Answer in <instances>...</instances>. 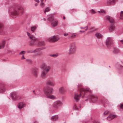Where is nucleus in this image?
Wrapping results in <instances>:
<instances>
[{
    "label": "nucleus",
    "instance_id": "f257e3e1",
    "mask_svg": "<svg viewBox=\"0 0 123 123\" xmlns=\"http://www.w3.org/2000/svg\"><path fill=\"white\" fill-rule=\"evenodd\" d=\"M10 12L12 15L19 16L23 14L24 12V9L23 7L20 5L14 4L9 9Z\"/></svg>",
    "mask_w": 123,
    "mask_h": 123
},
{
    "label": "nucleus",
    "instance_id": "f03ea898",
    "mask_svg": "<svg viewBox=\"0 0 123 123\" xmlns=\"http://www.w3.org/2000/svg\"><path fill=\"white\" fill-rule=\"evenodd\" d=\"M78 90L80 91V94L79 95L77 93L74 94V100L76 102H78L81 96L82 95V97H84L85 94V91L84 88V86L82 84H79L78 85Z\"/></svg>",
    "mask_w": 123,
    "mask_h": 123
},
{
    "label": "nucleus",
    "instance_id": "7ed1b4c3",
    "mask_svg": "<svg viewBox=\"0 0 123 123\" xmlns=\"http://www.w3.org/2000/svg\"><path fill=\"white\" fill-rule=\"evenodd\" d=\"M54 91L53 88L50 87L48 86H46L44 88V92L47 98L51 99L55 98V97L53 95H51Z\"/></svg>",
    "mask_w": 123,
    "mask_h": 123
},
{
    "label": "nucleus",
    "instance_id": "20e7f679",
    "mask_svg": "<svg viewBox=\"0 0 123 123\" xmlns=\"http://www.w3.org/2000/svg\"><path fill=\"white\" fill-rule=\"evenodd\" d=\"M62 104V102L59 100L54 102L53 104V107H51L50 108V112L52 113L56 112V111L57 110L58 108L61 106Z\"/></svg>",
    "mask_w": 123,
    "mask_h": 123
},
{
    "label": "nucleus",
    "instance_id": "39448f33",
    "mask_svg": "<svg viewBox=\"0 0 123 123\" xmlns=\"http://www.w3.org/2000/svg\"><path fill=\"white\" fill-rule=\"evenodd\" d=\"M51 67L49 66H46L43 69L41 73V76L43 78H45L46 74L51 69Z\"/></svg>",
    "mask_w": 123,
    "mask_h": 123
},
{
    "label": "nucleus",
    "instance_id": "423d86ee",
    "mask_svg": "<svg viewBox=\"0 0 123 123\" xmlns=\"http://www.w3.org/2000/svg\"><path fill=\"white\" fill-rule=\"evenodd\" d=\"M49 17L48 18V20L50 22H51V25L53 26H55L57 25L58 24V21L57 20L54 19L53 16L51 14L48 15Z\"/></svg>",
    "mask_w": 123,
    "mask_h": 123
},
{
    "label": "nucleus",
    "instance_id": "0eeeda50",
    "mask_svg": "<svg viewBox=\"0 0 123 123\" xmlns=\"http://www.w3.org/2000/svg\"><path fill=\"white\" fill-rule=\"evenodd\" d=\"M76 47L75 43L73 42L71 43L69 45V54H74L75 52Z\"/></svg>",
    "mask_w": 123,
    "mask_h": 123
},
{
    "label": "nucleus",
    "instance_id": "6e6552de",
    "mask_svg": "<svg viewBox=\"0 0 123 123\" xmlns=\"http://www.w3.org/2000/svg\"><path fill=\"white\" fill-rule=\"evenodd\" d=\"M27 33L30 38L32 40L30 42V45L31 46H34L35 44V42L37 40V38L29 33L27 32Z\"/></svg>",
    "mask_w": 123,
    "mask_h": 123
},
{
    "label": "nucleus",
    "instance_id": "1a4fd4ad",
    "mask_svg": "<svg viewBox=\"0 0 123 123\" xmlns=\"http://www.w3.org/2000/svg\"><path fill=\"white\" fill-rule=\"evenodd\" d=\"M113 39L112 37H108L107 38L106 42V44L107 47L110 49L112 45L113 44Z\"/></svg>",
    "mask_w": 123,
    "mask_h": 123
},
{
    "label": "nucleus",
    "instance_id": "9d476101",
    "mask_svg": "<svg viewBox=\"0 0 123 123\" xmlns=\"http://www.w3.org/2000/svg\"><path fill=\"white\" fill-rule=\"evenodd\" d=\"M88 97H89L88 98H89V101L90 102L95 103L97 99V96L95 95H90Z\"/></svg>",
    "mask_w": 123,
    "mask_h": 123
},
{
    "label": "nucleus",
    "instance_id": "9b49d317",
    "mask_svg": "<svg viewBox=\"0 0 123 123\" xmlns=\"http://www.w3.org/2000/svg\"><path fill=\"white\" fill-rule=\"evenodd\" d=\"M59 38L56 36H53L47 39L48 41L50 42H55L58 40Z\"/></svg>",
    "mask_w": 123,
    "mask_h": 123
},
{
    "label": "nucleus",
    "instance_id": "f8f14e48",
    "mask_svg": "<svg viewBox=\"0 0 123 123\" xmlns=\"http://www.w3.org/2000/svg\"><path fill=\"white\" fill-rule=\"evenodd\" d=\"M111 24L108 27V29L109 32H111L114 30L115 26L114 24V22L113 23H110Z\"/></svg>",
    "mask_w": 123,
    "mask_h": 123
},
{
    "label": "nucleus",
    "instance_id": "ddd939ff",
    "mask_svg": "<svg viewBox=\"0 0 123 123\" xmlns=\"http://www.w3.org/2000/svg\"><path fill=\"white\" fill-rule=\"evenodd\" d=\"M117 115L115 114H111L107 118L108 120H111L114 119L117 117Z\"/></svg>",
    "mask_w": 123,
    "mask_h": 123
},
{
    "label": "nucleus",
    "instance_id": "4468645a",
    "mask_svg": "<svg viewBox=\"0 0 123 123\" xmlns=\"http://www.w3.org/2000/svg\"><path fill=\"white\" fill-rule=\"evenodd\" d=\"M116 0H107L106 3L108 5H113L115 4Z\"/></svg>",
    "mask_w": 123,
    "mask_h": 123
},
{
    "label": "nucleus",
    "instance_id": "2eb2a0df",
    "mask_svg": "<svg viewBox=\"0 0 123 123\" xmlns=\"http://www.w3.org/2000/svg\"><path fill=\"white\" fill-rule=\"evenodd\" d=\"M105 18L107 20L109 21L110 23H112L114 22V19L110 17L108 15L105 16Z\"/></svg>",
    "mask_w": 123,
    "mask_h": 123
},
{
    "label": "nucleus",
    "instance_id": "dca6fc26",
    "mask_svg": "<svg viewBox=\"0 0 123 123\" xmlns=\"http://www.w3.org/2000/svg\"><path fill=\"white\" fill-rule=\"evenodd\" d=\"M46 83L47 84L52 86H54L55 85L54 82L51 80H48L46 82Z\"/></svg>",
    "mask_w": 123,
    "mask_h": 123
},
{
    "label": "nucleus",
    "instance_id": "f3484780",
    "mask_svg": "<svg viewBox=\"0 0 123 123\" xmlns=\"http://www.w3.org/2000/svg\"><path fill=\"white\" fill-rule=\"evenodd\" d=\"M59 91L60 93L63 94L66 92V89L63 87H62L59 88Z\"/></svg>",
    "mask_w": 123,
    "mask_h": 123
},
{
    "label": "nucleus",
    "instance_id": "a211bd4d",
    "mask_svg": "<svg viewBox=\"0 0 123 123\" xmlns=\"http://www.w3.org/2000/svg\"><path fill=\"white\" fill-rule=\"evenodd\" d=\"M25 106V104L23 102L19 103L18 105V107L19 109H21L24 107Z\"/></svg>",
    "mask_w": 123,
    "mask_h": 123
},
{
    "label": "nucleus",
    "instance_id": "6ab92c4d",
    "mask_svg": "<svg viewBox=\"0 0 123 123\" xmlns=\"http://www.w3.org/2000/svg\"><path fill=\"white\" fill-rule=\"evenodd\" d=\"M6 40H3L2 42L0 43V49L3 48L5 44Z\"/></svg>",
    "mask_w": 123,
    "mask_h": 123
},
{
    "label": "nucleus",
    "instance_id": "aec40b11",
    "mask_svg": "<svg viewBox=\"0 0 123 123\" xmlns=\"http://www.w3.org/2000/svg\"><path fill=\"white\" fill-rule=\"evenodd\" d=\"M37 70V69L36 68H34L32 71L31 72L32 74L35 76H36L37 75L38 73Z\"/></svg>",
    "mask_w": 123,
    "mask_h": 123
},
{
    "label": "nucleus",
    "instance_id": "412c9836",
    "mask_svg": "<svg viewBox=\"0 0 123 123\" xmlns=\"http://www.w3.org/2000/svg\"><path fill=\"white\" fill-rule=\"evenodd\" d=\"M5 87L3 85H1L0 86V93L3 92L5 90Z\"/></svg>",
    "mask_w": 123,
    "mask_h": 123
},
{
    "label": "nucleus",
    "instance_id": "4be33fe9",
    "mask_svg": "<svg viewBox=\"0 0 123 123\" xmlns=\"http://www.w3.org/2000/svg\"><path fill=\"white\" fill-rule=\"evenodd\" d=\"M10 95L12 99L14 100L16 98V93L13 92L10 94Z\"/></svg>",
    "mask_w": 123,
    "mask_h": 123
},
{
    "label": "nucleus",
    "instance_id": "5701e85b",
    "mask_svg": "<svg viewBox=\"0 0 123 123\" xmlns=\"http://www.w3.org/2000/svg\"><path fill=\"white\" fill-rule=\"evenodd\" d=\"M58 115H55L52 117L51 118V120L52 121H55L56 120L58 119Z\"/></svg>",
    "mask_w": 123,
    "mask_h": 123
},
{
    "label": "nucleus",
    "instance_id": "b1692460",
    "mask_svg": "<svg viewBox=\"0 0 123 123\" xmlns=\"http://www.w3.org/2000/svg\"><path fill=\"white\" fill-rule=\"evenodd\" d=\"M97 12L98 13L100 14H103V13L105 14L106 12L104 10L101 9L100 10H99Z\"/></svg>",
    "mask_w": 123,
    "mask_h": 123
},
{
    "label": "nucleus",
    "instance_id": "393cba45",
    "mask_svg": "<svg viewBox=\"0 0 123 123\" xmlns=\"http://www.w3.org/2000/svg\"><path fill=\"white\" fill-rule=\"evenodd\" d=\"M76 35L74 33L72 34L71 36H68L67 38L68 39H71V38H74L76 36Z\"/></svg>",
    "mask_w": 123,
    "mask_h": 123
},
{
    "label": "nucleus",
    "instance_id": "a878e982",
    "mask_svg": "<svg viewBox=\"0 0 123 123\" xmlns=\"http://www.w3.org/2000/svg\"><path fill=\"white\" fill-rule=\"evenodd\" d=\"M100 102L102 103L107 104H108V102L107 99H104V100H101V102Z\"/></svg>",
    "mask_w": 123,
    "mask_h": 123
},
{
    "label": "nucleus",
    "instance_id": "bb28decb",
    "mask_svg": "<svg viewBox=\"0 0 123 123\" xmlns=\"http://www.w3.org/2000/svg\"><path fill=\"white\" fill-rule=\"evenodd\" d=\"M119 52V50L118 49L116 48H114L113 51V52L115 54H117Z\"/></svg>",
    "mask_w": 123,
    "mask_h": 123
},
{
    "label": "nucleus",
    "instance_id": "cd10ccee",
    "mask_svg": "<svg viewBox=\"0 0 123 123\" xmlns=\"http://www.w3.org/2000/svg\"><path fill=\"white\" fill-rule=\"evenodd\" d=\"M36 29L37 27L36 26H32L31 27V30L32 32H34L36 30Z\"/></svg>",
    "mask_w": 123,
    "mask_h": 123
},
{
    "label": "nucleus",
    "instance_id": "c85d7f7f",
    "mask_svg": "<svg viewBox=\"0 0 123 123\" xmlns=\"http://www.w3.org/2000/svg\"><path fill=\"white\" fill-rule=\"evenodd\" d=\"M117 107L118 109H121L123 108V103H121L120 104L118 105Z\"/></svg>",
    "mask_w": 123,
    "mask_h": 123
},
{
    "label": "nucleus",
    "instance_id": "c756f323",
    "mask_svg": "<svg viewBox=\"0 0 123 123\" xmlns=\"http://www.w3.org/2000/svg\"><path fill=\"white\" fill-rule=\"evenodd\" d=\"M58 54L57 53H56L53 55L50 54L49 55L50 56L54 58H56L58 56Z\"/></svg>",
    "mask_w": 123,
    "mask_h": 123
},
{
    "label": "nucleus",
    "instance_id": "7c9ffc66",
    "mask_svg": "<svg viewBox=\"0 0 123 123\" xmlns=\"http://www.w3.org/2000/svg\"><path fill=\"white\" fill-rule=\"evenodd\" d=\"M95 35L98 38H101L102 37V35L100 33L98 32L96 33Z\"/></svg>",
    "mask_w": 123,
    "mask_h": 123
},
{
    "label": "nucleus",
    "instance_id": "2f4dec72",
    "mask_svg": "<svg viewBox=\"0 0 123 123\" xmlns=\"http://www.w3.org/2000/svg\"><path fill=\"white\" fill-rule=\"evenodd\" d=\"M90 13L92 14H94L97 13V12H96L93 9H92L90 10Z\"/></svg>",
    "mask_w": 123,
    "mask_h": 123
},
{
    "label": "nucleus",
    "instance_id": "473e14b6",
    "mask_svg": "<svg viewBox=\"0 0 123 123\" xmlns=\"http://www.w3.org/2000/svg\"><path fill=\"white\" fill-rule=\"evenodd\" d=\"M73 108L75 110H79V107L77 106V105L76 104H74V107Z\"/></svg>",
    "mask_w": 123,
    "mask_h": 123
},
{
    "label": "nucleus",
    "instance_id": "72a5a7b5",
    "mask_svg": "<svg viewBox=\"0 0 123 123\" xmlns=\"http://www.w3.org/2000/svg\"><path fill=\"white\" fill-rule=\"evenodd\" d=\"M44 44V43L43 41H41L39 42L38 43V45L40 46H41L43 45Z\"/></svg>",
    "mask_w": 123,
    "mask_h": 123
},
{
    "label": "nucleus",
    "instance_id": "f704fd0d",
    "mask_svg": "<svg viewBox=\"0 0 123 123\" xmlns=\"http://www.w3.org/2000/svg\"><path fill=\"white\" fill-rule=\"evenodd\" d=\"M119 14L120 15V19L123 20V11H121L120 13Z\"/></svg>",
    "mask_w": 123,
    "mask_h": 123
},
{
    "label": "nucleus",
    "instance_id": "c9c22d12",
    "mask_svg": "<svg viewBox=\"0 0 123 123\" xmlns=\"http://www.w3.org/2000/svg\"><path fill=\"white\" fill-rule=\"evenodd\" d=\"M40 51V49L37 48L34 50H32V52L33 53H35Z\"/></svg>",
    "mask_w": 123,
    "mask_h": 123
},
{
    "label": "nucleus",
    "instance_id": "e433bc0d",
    "mask_svg": "<svg viewBox=\"0 0 123 123\" xmlns=\"http://www.w3.org/2000/svg\"><path fill=\"white\" fill-rule=\"evenodd\" d=\"M26 61L30 64H31L32 62V60L30 59H26Z\"/></svg>",
    "mask_w": 123,
    "mask_h": 123
},
{
    "label": "nucleus",
    "instance_id": "4c0bfd02",
    "mask_svg": "<svg viewBox=\"0 0 123 123\" xmlns=\"http://www.w3.org/2000/svg\"><path fill=\"white\" fill-rule=\"evenodd\" d=\"M50 10V9L49 7H47L45 9L44 13L45 14L46 12H48Z\"/></svg>",
    "mask_w": 123,
    "mask_h": 123
},
{
    "label": "nucleus",
    "instance_id": "58836bf2",
    "mask_svg": "<svg viewBox=\"0 0 123 123\" xmlns=\"http://www.w3.org/2000/svg\"><path fill=\"white\" fill-rule=\"evenodd\" d=\"M85 91H87L88 92H90L91 93L92 92V91H91L90 89L88 88H87L86 87V88H85Z\"/></svg>",
    "mask_w": 123,
    "mask_h": 123
},
{
    "label": "nucleus",
    "instance_id": "ea45409f",
    "mask_svg": "<svg viewBox=\"0 0 123 123\" xmlns=\"http://www.w3.org/2000/svg\"><path fill=\"white\" fill-rule=\"evenodd\" d=\"M109 113V111H106L103 113L104 115H106Z\"/></svg>",
    "mask_w": 123,
    "mask_h": 123
},
{
    "label": "nucleus",
    "instance_id": "a19ab883",
    "mask_svg": "<svg viewBox=\"0 0 123 123\" xmlns=\"http://www.w3.org/2000/svg\"><path fill=\"white\" fill-rule=\"evenodd\" d=\"M25 53V52L24 51H22L21 52H20L19 53V54L20 55H24Z\"/></svg>",
    "mask_w": 123,
    "mask_h": 123
},
{
    "label": "nucleus",
    "instance_id": "79ce46f5",
    "mask_svg": "<svg viewBox=\"0 0 123 123\" xmlns=\"http://www.w3.org/2000/svg\"><path fill=\"white\" fill-rule=\"evenodd\" d=\"M43 0L41 1V6H42L43 7L44 6V3L43 2Z\"/></svg>",
    "mask_w": 123,
    "mask_h": 123
},
{
    "label": "nucleus",
    "instance_id": "37998d69",
    "mask_svg": "<svg viewBox=\"0 0 123 123\" xmlns=\"http://www.w3.org/2000/svg\"><path fill=\"white\" fill-rule=\"evenodd\" d=\"M93 123H100L99 121L96 120H94L93 121Z\"/></svg>",
    "mask_w": 123,
    "mask_h": 123
},
{
    "label": "nucleus",
    "instance_id": "c03bdc74",
    "mask_svg": "<svg viewBox=\"0 0 123 123\" xmlns=\"http://www.w3.org/2000/svg\"><path fill=\"white\" fill-rule=\"evenodd\" d=\"M2 25L1 24H0V33H1V32L2 31Z\"/></svg>",
    "mask_w": 123,
    "mask_h": 123
},
{
    "label": "nucleus",
    "instance_id": "a18cd8bd",
    "mask_svg": "<svg viewBox=\"0 0 123 123\" xmlns=\"http://www.w3.org/2000/svg\"><path fill=\"white\" fill-rule=\"evenodd\" d=\"M90 25V23H88V25L85 27V31L87 30L88 29V26Z\"/></svg>",
    "mask_w": 123,
    "mask_h": 123
},
{
    "label": "nucleus",
    "instance_id": "49530a36",
    "mask_svg": "<svg viewBox=\"0 0 123 123\" xmlns=\"http://www.w3.org/2000/svg\"><path fill=\"white\" fill-rule=\"evenodd\" d=\"M68 35V33L66 32H65L64 33L63 35L64 36L66 37Z\"/></svg>",
    "mask_w": 123,
    "mask_h": 123
},
{
    "label": "nucleus",
    "instance_id": "de8ad7c7",
    "mask_svg": "<svg viewBox=\"0 0 123 123\" xmlns=\"http://www.w3.org/2000/svg\"><path fill=\"white\" fill-rule=\"evenodd\" d=\"M39 49H40V51H41L43 49H46V47H42V48H40Z\"/></svg>",
    "mask_w": 123,
    "mask_h": 123
},
{
    "label": "nucleus",
    "instance_id": "09e8293b",
    "mask_svg": "<svg viewBox=\"0 0 123 123\" xmlns=\"http://www.w3.org/2000/svg\"><path fill=\"white\" fill-rule=\"evenodd\" d=\"M27 52L28 53H33L32 50H29V51H27Z\"/></svg>",
    "mask_w": 123,
    "mask_h": 123
},
{
    "label": "nucleus",
    "instance_id": "8fccbe9b",
    "mask_svg": "<svg viewBox=\"0 0 123 123\" xmlns=\"http://www.w3.org/2000/svg\"><path fill=\"white\" fill-rule=\"evenodd\" d=\"M25 59V57H24V55H23L22 56V57H21V59Z\"/></svg>",
    "mask_w": 123,
    "mask_h": 123
},
{
    "label": "nucleus",
    "instance_id": "3c124183",
    "mask_svg": "<svg viewBox=\"0 0 123 123\" xmlns=\"http://www.w3.org/2000/svg\"><path fill=\"white\" fill-rule=\"evenodd\" d=\"M34 0L35 2H37V3H39L40 2V1L39 0Z\"/></svg>",
    "mask_w": 123,
    "mask_h": 123
},
{
    "label": "nucleus",
    "instance_id": "603ef678",
    "mask_svg": "<svg viewBox=\"0 0 123 123\" xmlns=\"http://www.w3.org/2000/svg\"><path fill=\"white\" fill-rule=\"evenodd\" d=\"M42 54V53L41 52H39L37 53L38 55H40Z\"/></svg>",
    "mask_w": 123,
    "mask_h": 123
},
{
    "label": "nucleus",
    "instance_id": "864d4df0",
    "mask_svg": "<svg viewBox=\"0 0 123 123\" xmlns=\"http://www.w3.org/2000/svg\"><path fill=\"white\" fill-rule=\"evenodd\" d=\"M119 41H120L123 44V40H121Z\"/></svg>",
    "mask_w": 123,
    "mask_h": 123
},
{
    "label": "nucleus",
    "instance_id": "5fc2aeb1",
    "mask_svg": "<svg viewBox=\"0 0 123 123\" xmlns=\"http://www.w3.org/2000/svg\"><path fill=\"white\" fill-rule=\"evenodd\" d=\"M84 32V31H79L80 32H81V33ZM79 33L80 34L81 33H80V32H79Z\"/></svg>",
    "mask_w": 123,
    "mask_h": 123
},
{
    "label": "nucleus",
    "instance_id": "6e6d98bb",
    "mask_svg": "<svg viewBox=\"0 0 123 123\" xmlns=\"http://www.w3.org/2000/svg\"><path fill=\"white\" fill-rule=\"evenodd\" d=\"M33 123H38V121H34Z\"/></svg>",
    "mask_w": 123,
    "mask_h": 123
},
{
    "label": "nucleus",
    "instance_id": "4d7b16f0",
    "mask_svg": "<svg viewBox=\"0 0 123 123\" xmlns=\"http://www.w3.org/2000/svg\"><path fill=\"white\" fill-rule=\"evenodd\" d=\"M37 3H36L35 4V6H37Z\"/></svg>",
    "mask_w": 123,
    "mask_h": 123
},
{
    "label": "nucleus",
    "instance_id": "13d9d810",
    "mask_svg": "<svg viewBox=\"0 0 123 123\" xmlns=\"http://www.w3.org/2000/svg\"><path fill=\"white\" fill-rule=\"evenodd\" d=\"M94 30H91V31L92 32V31H94Z\"/></svg>",
    "mask_w": 123,
    "mask_h": 123
},
{
    "label": "nucleus",
    "instance_id": "bf43d9fd",
    "mask_svg": "<svg viewBox=\"0 0 123 123\" xmlns=\"http://www.w3.org/2000/svg\"><path fill=\"white\" fill-rule=\"evenodd\" d=\"M65 19V17H63V19Z\"/></svg>",
    "mask_w": 123,
    "mask_h": 123
},
{
    "label": "nucleus",
    "instance_id": "052dcab7",
    "mask_svg": "<svg viewBox=\"0 0 123 123\" xmlns=\"http://www.w3.org/2000/svg\"><path fill=\"white\" fill-rule=\"evenodd\" d=\"M43 20H44V21H45V18H43Z\"/></svg>",
    "mask_w": 123,
    "mask_h": 123
},
{
    "label": "nucleus",
    "instance_id": "680f3d73",
    "mask_svg": "<svg viewBox=\"0 0 123 123\" xmlns=\"http://www.w3.org/2000/svg\"><path fill=\"white\" fill-rule=\"evenodd\" d=\"M85 101H87V99H85Z\"/></svg>",
    "mask_w": 123,
    "mask_h": 123
},
{
    "label": "nucleus",
    "instance_id": "e2e57ef3",
    "mask_svg": "<svg viewBox=\"0 0 123 123\" xmlns=\"http://www.w3.org/2000/svg\"><path fill=\"white\" fill-rule=\"evenodd\" d=\"M80 28H81V29H84V28H82V27H80Z\"/></svg>",
    "mask_w": 123,
    "mask_h": 123
},
{
    "label": "nucleus",
    "instance_id": "0e129e2a",
    "mask_svg": "<svg viewBox=\"0 0 123 123\" xmlns=\"http://www.w3.org/2000/svg\"><path fill=\"white\" fill-rule=\"evenodd\" d=\"M120 66H121L122 67V68H123V66H121V65H120Z\"/></svg>",
    "mask_w": 123,
    "mask_h": 123
},
{
    "label": "nucleus",
    "instance_id": "69168bd1",
    "mask_svg": "<svg viewBox=\"0 0 123 123\" xmlns=\"http://www.w3.org/2000/svg\"><path fill=\"white\" fill-rule=\"evenodd\" d=\"M122 109V110L123 111V108Z\"/></svg>",
    "mask_w": 123,
    "mask_h": 123
},
{
    "label": "nucleus",
    "instance_id": "338daca9",
    "mask_svg": "<svg viewBox=\"0 0 123 123\" xmlns=\"http://www.w3.org/2000/svg\"><path fill=\"white\" fill-rule=\"evenodd\" d=\"M50 20H51V18H50Z\"/></svg>",
    "mask_w": 123,
    "mask_h": 123
}]
</instances>
